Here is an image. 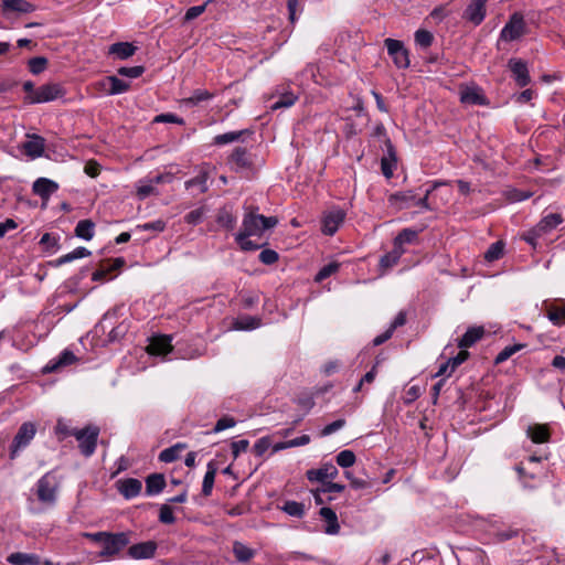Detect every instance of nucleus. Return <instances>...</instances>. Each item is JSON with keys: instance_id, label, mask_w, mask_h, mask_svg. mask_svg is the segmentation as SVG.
<instances>
[{"instance_id": "1", "label": "nucleus", "mask_w": 565, "mask_h": 565, "mask_svg": "<svg viewBox=\"0 0 565 565\" xmlns=\"http://www.w3.org/2000/svg\"><path fill=\"white\" fill-rule=\"evenodd\" d=\"M278 224L276 216H265L250 210L244 214L241 230L235 234V242L243 252H253L262 248L266 243H255L250 237H262L266 230Z\"/></svg>"}, {"instance_id": "2", "label": "nucleus", "mask_w": 565, "mask_h": 565, "mask_svg": "<svg viewBox=\"0 0 565 565\" xmlns=\"http://www.w3.org/2000/svg\"><path fill=\"white\" fill-rule=\"evenodd\" d=\"M60 488L61 478L56 475L55 470H50L35 483L36 498L42 504L54 507L57 501Z\"/></svg>"}, {"instance_id": "3", "label": "nucleus", "mask_w": 565, "mask_h": 565, "mask_svg": "<svg viewBox=\"0 0 565 565\" xmlns=\"http://www.w3.org/2000/svg\"><path fill=\"white\" fill-rule=\"evenodd\" d=\"M131 532H109L98 556L104 559L114 558L119 553L129 546L131 540Z\"/></svg>"}, {"instance_id": "4", "label": "nucleus", "mask_w": 565, "mask_h": 565, "mask_svg": "<svg viewBox=\"0 0 565 565\" xmlns=\"http://www.w3.org/2000/svg\"><path fill=\"white\" fill-rule=\"evenodd\" d=\"M36 434V426L32 422H24L18 429L9 447V459L14 460L20 456L33 440Z\"/></svg>"}, {"instance_id": "5", "label": "nucleus", "mask_w": 565, "mask_h": 565, "mask_svg": "<svg viewBox=\"0 0 565 565\" xmlns=\"http://www.w3.org/2000/svg\"><path fill=\"white\" fill-rule=\"evenodd\" d=\"M99 433L100 429L96 425H87L76 431L75 438L78 441V449L84 457H90L94 455Z\"/></svg>"}, {"instance_id": "6", "label": "nucleus", "mask_w": 565, "mask_h": 565, "mask_svg": "<svg viewBox=\"0 0 565 565\" xmlns=\"http://www.w3.org/2000/svg\"><path fill=\"white\" fill-rule=\"evenodd\" d=\"M526 33V23L521 12H514L500 32V40L512 42Z\"/></svg>"}, {"instance_id": "7", "label": "nucleus", "mask_w": 565, "mask_h": 565, "mask_svg": "<svg viewBox=\"0 0 565 565\" xmlns=\"http://www.w3.org/2000/svg\"><path fill=\"white\" fill-rule=\"evenodd\" d=\"M66 89L61 83H45L36 88V95L33 96L31 103L44 104L63 98Z\"/></svg>"}, {"instance_id": "8", "label": "nucleus", "mask_w": 565, "mask_h": 565, "mask_svg": "<svg viewBox=\"0 0 565 565\" xmlns=\"http://www.w3.org/2000/svg\"><path fill=\"white\" fill-rule=\"evenodd\" d=\"M384 44L387 49L388 55L397 68H407L409 66V53L402 41L386 39Z\"/></svg>"}, {"instance_id": "9", "label": "nucleus", "mask_w": 565, "mask_h": 565, "mask_svg": "<svg viewBox=\"0 0 565 565\" xmlns=\"http://www.w3.org/2000/svg\"><path fill=\"white\" fill-rule=\"evenodd\" d=\"M227 162L236 172L250 170L254 167L253 154L246 147H236L230 154Z\"/></svg>"}, {"instance_id": "10", "label": "nucleus", "mask_w": 565, "mask_h": 565, "mask_svg": "<svg viewBox=\"0 0 565 565\" xmlns=\"http://www.w3.org/2000/svg\"><path fill=\"white\" fill-rule=\"evenodd\" d=\"M512 78L519 87H525L531 82L527 63L522 58L512 57L508 61Z\"/></svg>"}, {"instance_id": "11", "label": "nucleus", "mask_w": 565, "mask_h": 565, "mask_svg": "<svg viewBox=\"0 0 565 565\" xmlns=\"http://www.w3.org/2000/svg\"><path fill=\"white\" fill-rule=\"evenodd\" d=\"M487 2L488 0H471L462 13V19L476 26L480 25L487 14Z\"/></svg>"}, {"instance_id": "12", "label": "nucleus", "mask_w": 565, "mask_h": 565, "mask_svg": "<svg viewBox=\"0 0 565 565\" xmlns=\"http://www.w3.org/2000/svg\"><path fill=\"white\" fill-rule=\"evenodd\" d=\"M2 14L10 19L13 14H25L35 11L36 7L26 0H2Z\"/></svg>"}, {"instance_id": "13", "label": "nucleus", "mask_w": 565, "mask_h": 565, "mask_svg": "<svg viewBox=\"0 0 565 565\" xmlns=\"http://www.w3.org/2000/svg\"><path fill=\"white\" fill-rule=\"evenodd\" d=\"M345 218V213L341 209L327 212L322 218V233L332 236L339 230Z\"/></svg>"}, {"instance_id": "14", "label": "nucleus", "mask_w": 565, "mask_h": 565, "mask_svg": "<svg viewBox=\"0 0 565 565\" xmlns=\"http://www.w3.org/2000/svg\"><path fill=\"white\" fill-rule=\"evenodd\" d=\"M157 550V542L146 541L130 545L127 550V555L134 559H149L154 557Z\"/></svg>"}, {"instance_id": "15", "label": "nucleus", "mask_w": 565, "mask_h": 565, "mask_svg": "<svg viewBox=\"0 0 565 565\" xmlns=\"http://www.w3.org/2000/svg\"><path fill=\"white\" fill-rule=\"evenodd\" d=\"M172 338L170 335L160 334L153 335L149 339V344L147 347V352L150 355H167L172 351L171 344Z\"/></svg>"}, {"instance_id": "16", "label": "nucleus", "mask_w": 565, "mask_h": 565, "mask_svg": "<svg viewBox=\"0 0 565 565\" xmlns=\"http://www.w3.org/2000/svg\"><path fill=\"white\" fill-rule=\"evenodd\" d=\"M416 193L414 190L398 191L388 195L390 206L396 210H404L414 206Z\"/></svg>"}, {"instance_id": "17", "label": "nucleus", "mask_w": 565, "mask_h": 565, "mask_svg": "<svg viewBox=\"0 0 565 565\" xmlns=\"http://www.w3.org/2000/svg\"><path fill=\"white\" fill-rule=\"evenodd\" d=\"M545 316L554 326L565 324V301H552L544 303Z\"/></svg>"}, {"instance_id": "18", "label": "nucleus", "mask_w": 565, "mask_h": 565, "mask_svg": "<svg viewBox=\"0 0 565 565\" xmlns=\"http://www.w3.org/2000/svg\"><path fill=\"white\" fill-rule=\"evenodd\" d=\"M307 479L311 482L318 481L324 486V482L334 479L338 476V469L334 465L328 463L319 469H310L306 473Z\"/></svg>"}, {"instance_id": "19", "label": "nucleus", "mask_w": 565, "mask_h": 565, "mask_svg": "<svg viewBox=\"0 0 565 565\" xmlns=\"http://www.w3.org/2000/svg\"><path fill=\"white\" fill-rule=\"evenodd\" d=\"M117 489L125 499L130 500L140 494L142 483L136 478H127L117 481Z\"/></svg>"}, {"instance_id": "20", "label": "nucleus", "mask_w": 565, "mask_h": 565, "mask_svg": "<svg viewBox=\"0 0 565 565\" xmlns=\"http://www.w3.org/2000/svg\"><path fill=\"white\" fill-rule=\"evenodd\" d=\"M58 190V184L47 178H39L33 182L32 191L42 200H49L50 196Z\"/></svg>"}, {"instance_id": "21", "label": "nucleus", "mask_w": 565, "mask_h": 565, "mask_svg": "<svg viewBox=\"0 0 565 565\" xmlns=\"http://www.w3.org/2000/svg\"><path fill=\"white\" fill-rule=\"evenodd\" d=\"M77 360L76 355L71 350H64L56 359L51 360L43 369L44 373H52L61 367L68 366Z\"/></svg>"}, {"instance_id": "22", "label": "nucleus", "mask_w": 565, "mask_h": 565, "mask_svg": "<svg viewBox=\"0 0 565 565\" xmlns=\"http://www.w3.org/2000/svg\"><path fill=\"white\" fill-rule=\"evenodd\" d=\"M24 153L32 158H40L44 153L45 139L39 135L30 136V139L23 143Z\"/></svg>"}, {"instance_id": "23", "label": "nucleus", "mask_w": 565, "mask_h": 565, "mask_svg": "<svg viewBox=\"0 0 565 565\" xmlns=\"http://www.w3.org/2000/svg\"><path fill=\"white\" fill-rule=\"evenodd\" d=\"M319 515L326 523L324 533L329 535H335L340 532V524L338 521L337 513L329 507H322L319 511Z\"/></svg>"}, {"instance_id": "24", "label": "nucleus", "mask_w": 565, "mask_h": 565, "mask_svg": "<svg viewBox=\"0 0 565 565\" xmlns=\"http://www.w3.org/2000/svg\"><path fill=\"white\" fill-rule=\"evenodd\" d=\"M486 333V330L482 326L479 327H470L467 329L465 334L458 340V347L460 349H467L475 345L478 341H480Z\"/></svg>"}, {"instance_id": "25", "label": "nucleus", "mask_w": 565, "mask_h": 565, "mask_svg": "<svg viewBox=\"0 0 565 565\" xmlns=\"http://www.w3.org/2000/svg\"><path fill=\"white\" fill-rule=\"evenodd\" d=\"M526 434L534 444L547 443L551 438L550 427L545 424L530 425Z\"/></svg>"}, {"instance_id": "26", "label": "nucleus", "mask_w": 565, "mask_h": 565, "mask_svg": "<svg viewBox=\"0 0 565 565\" xmlns=\"http://www.w3.org/2000/svg\"><path fill=\"white\" fill-rule=\"evenodd\" d=\"M138 47L130 42H116L108 49V54L115 55L118 60H127L131 57Z\"/></svg>"}, {"instance_id": "27", "label": "nucleus", "mask_w": 565, "mask_h": 565, "mask_svg": "<svg viewBox=\"0 0 565 565\" xmlns=\"http://www.w3.org/2000/svg\"><path fill=\"white\" fill-rule=\"evenodd\" d=\"M460 100L469 105H487V97L479 87H467L461 92Z\"/></svg>"}, {"instance_id": "28", "label": "nucleus", "mask_w": 565, "mask_h": 565, "mask_svg": "<svg viewBox=\"0 0 565 565\" xmlns=\"http://www.w3.org/2000/svg\"><path fill=\"white\" fill-rule=\"evenodd\" d=\"M166 488V478L162 473H151L146 478L147 495H157Z\"/></svg>"}, {"instance_id": "29", "label": "nucleus", "mask_w": 565, "mask_h": 565, "mask_svg": "<svg viewBox=\"0 0 565 565\" xmlns=\"http://www.w3.org/2000/svg\"><path fill=\"white\" fill-rule=\"evenodd\" d=\"M7 562L11 565H40L41 558L33 553L15 552L7 557Z\"/></svg>"}, {"instance_id": "30", "label": "nucleus", "mask_w": 565, "mask_h": 565, "mask_svg": "<svg viewBox=\"0 0 565 565\" xmlns=\"http://www.w3.org/2000/svg\"><path fill=\"white\" fill-rule=\"evenodd\" d=\"M90 254L92 253L89 249H87L86 247L79 246V247L75 248L73 252L65 254L54 260H51L50 265L52 267L57 268L64 264L73 262L75 259L88 257V256H90Z\"/></svg>"}, {"instance_id": "31", "label": "nucleus", "mask_w": 565, "mask_h": 565, "mask_svg": "<svg viewBox=\"0 0 565 565\" xmlns=\"http://www.w3.org/2000/svg\"><path fill=\"white\" fill-rule=\"evenodd\" d=\"M561 223L563 217L558 213H550L545 215L536 225V231H540L543 235L555 230Z\"/></svg>"}, {"instance_id": "32", "label": "nucleus", "mask_w": 565, "mask_h": 565, "mask_svg": "<svg viewBox=\"0 0 565 565\" xmlns=\"http://www.w3.org/2000/svg\"><path fill=\"white\" fill-rule=\"evenodd\" d=\"M75 236L85 241H90L95 235V223L89 220H81L74 230Z\"/></svg>"}, {"instance_id": "33", "label": "nucleus", "mask_w": 565, "mask_h": 565, "mask_svg": "<svg viewBox=\"0 0 565 565\" xmlns=\"http://www.w3.org/2000/svg\"><path fill=\"white\" fill-rule=\"evenodd\" d=\"M215 95L206 89H194L190 97L181 100L185 107H195L203 102L211 100Z\"/></svg>"}, {"instance_id": "34", "label": "nucleus", "mask_w": 565, "mask_h": 565, "mask_svg": "<svg viewBox=\"0 0 565 565\" xmlns=\"http://www.w3.org/2000/svg\"><path fill=\"white\" fill-rule=\"evenodd\" d=\"M253 132L249 129H243L238 131H228L225 134L216 135L213 138V143L216 146H223L231 142L238 141L243 136L252 135Z\"/></svg>"}, {"instance_id": "35", "label": "nucleus", "mask_w": 565, "mask_h": 565, "mask_svg": "<svg viewBox=\"0 0 565 565\" xmlns=\"http://www.w3.org/2000/svg\"><path fill=\"white\" fill-rule=\"evenodd\" d=\"M404 253L405 249H398L393 245V249L380 258V268L383 271H386L387 269L392 268L398 263Z\"/></svg>"}, {"instance_id": "36", "label": "nucleus", "mask_w": 565, "mask_h": 565, "mask_svg": "<svg viewBox=\"0 0 565 565\" xmlns=\"http://www.w3.org/2000/svg\"><path fill=\"white\" fill-rule=\"evenodd\" d=\"M233 554L237 562L246 563L255 556L256 552L244 543L235 541L233 543Z\"/></svg>"}, {"instance_id": "37", "label": "nucleus", "mask_w": 565, "mask_h": 565, "mask_svg": "<svg viewBox=\"0 0 565 565\" xmlns=\"http://www.w3.org/2000/svg\"><path fill=\"white\" fill-rule=\"evenodd\" d=\"M262 324V319L252 316L238 317L234 322L233 327L235 330L249 331L257 329Z\"/></svg>"}, {"instance_id": "38", "label": "nucleus", "mask_w": 565, "mask_h": 565, "mask_svg": "<svg viewBox=\"0 0 565 565\" xmlns=\"http://www.w3.org/2000/svg\"><path fill=\"white\" fill-rule=\"evenodd\" d=\"M418 237V232L412 228L402 230L393 241V245L398 249H404V244H412Z\"/></svg>"}, {"instance_id": "39", "label": "nucleus", "mask_w": 565, "mask_h": 565, "mask_svg": "<svg viewBox=\"0 0 565 565\" xmlns=\"http://www.w3.org/2000/svg\"><path fill=\"white\" fill-rule=\"evenodd\" d=\"M107 81L109 82L107 95H119V94H124L130 89L129 82L120 79L115 75L107 76Z\"/></svg>"}, {"instance_id": "40", "label": "nucleus", "mask_w": 565, "mask_h": 565, "mask_svg": "<svg viewBox=\"0 0 565 565\" xmlns=\"http://www.w3.org/2000/svg\"><path fill=\"white\" fill-rule=\"evenodd\" d=\"M216 223L225 230L232 231L236 225V217L231 210L222 207L217 212Z\"/></svg>"}, {"instance_id": "41", "label": "nucleus", "mask_w": 565, "mask_h": 565, "mask_svg": "<svg viewBox=\"0 0 565 565\" xmlns=\"http://www.w3.org/2000/svg\"><path fill=\"white\" fill-rule=\"evenodd\" d=\"M185 448L186 445L181 443L175 444L169 448H166L159 454V460L167 463L173 462L180 457L181 450Z\"/></svg>"}, {"instance_id": "42", "label": "nucleus", "mask_w": 565, "mask_h": 565, "mask_svg": "<svg viewBox=\"0 0 565 565\" xmlns=\"http://www.w3.org/2000/svg\"><path fill=\"white\" fill-rule=\"evenodd\" d=\"M216 476V468L213 462H209L207 470L204 475L202 482V494L209 497L212 493L214 480Z\"/></svg>"}, {"instance_id": "43", "label": "nucleus", "mask_w": 565, "mask_h": 565, "mask_svg": "<svg viewBox=\"0 0 565 565\" xmlns=\"http://www.w3.org/2000/svg\"><path fill=\"white\" fill-rule=\"evenodd\" d=\"M281 510L290 516L301 519L306 513V505L302 502L288 500L284 503Z\"/></svg>"}, {"instance_id": "44", "label": "nucleus", "mask_w": 565, "mask_h": 565, "mask_svg": "<svg viewBox=\"0 0 565 565\" xmlns=\"http://www.w3.org/2000/svg\"><path fill=\"white\" fill-rule=\"evenodd\" d=\"M207 178V173L202 171L196 177L185 181V188L189 190L196 186L199 188L200 193H205L209 189Z\"/></svg>"}, {"instance_id": "45", "label": "nucleus", "mask_w": 565, "mask_h": 565, "mask_svg": "<svg viewBox=\"0 0 565 565\" xmlns=\"http://www.w3.org/2000/svg\"><path fill=\"white\" fill-rule=\"evenodd\" d=\"M415 43L416 45L427 49L434 42V35L430 31L425 29H419L415 32Z\"/></svg>"}, {"instance_id": "46", "label": "nucleus", "mask_w": 565, "mask_h": 565, "mask_svg": "<svg viewBox=\"0 0 565 565\" xmlns=\"http://www.w3.org/2000/svg\"><path fill=\"white\" fill-rule=\"evenodd\" d=\"M340 268V264L338 262H331L324 265L315 276L316 282H322L324 279L335 274Z\"/></svg>"}, {"instance_id": "47", "label": "nucleus", "mask_w": 565, "mask_h": 565, "mask_svg": "<svg viewBox=\"0 0 565 565\" xmlns=\"http://www.w3.org/2000/svg\"><path fill=\"white\" fill-rule=\"evenodd\" d=\"M525 347V344L518 343L514 345H508L502 351L499 352V354L494 359L495 364L503 363L508 359H510L514 353L519 352Z\"/></svg>"}, {"instance_id": "48", "label": "nucleus", "mask_w": 565, "mask_h": 565, "mask_svg": "<svg viewBox=\"0 0 565 565\" xmlns=\"http://www.w3.org/2000/svg\"><path fill=\"white\" fill-rule=\"evenodd\" d=\"M503 249H504V244L501 241H498L490 245V247L488 248V250L484 254V258L488 262L498 260L503 256Z\"/></svg>"}, {"instance_id": "49", "label": "nucleus", "mask_w": 565, "mask_h": 565, "mask_svg": "<svg viewBox=\"0 0 565 565\" xmlns=\"http://www.w3.org/2000/svg\"><path fill=\"white\" fill-rule=\"evenodd\" d=\"M29 71L34 74L39 75L42 72L45 71L47 66V58L44 56H35L29 60L28 62Z\"/></svg>"}, {"instance_id": "50", "label": "nucleus", "mask_w": 565, "mask_h": 565, "mask_svg": "<svg viewBox=\"0 0 565 565\" xmlns=\"http://www.w3.org/2000/svg\"><path fill=\"white\" fill-rule=\"evenodd\" d=\"M335 460L340 467L349 468L355 463L356 457L352 450H342L337 455Z\"/></svg>"}, {"instance_id": "51", "label": "nucleus", "mask_w": 565, "mask_h": 565, "mask_svg": "<svg viewBox=\"0 0 565 565\" xmlns=\"http://www.w3.org/2000/svg\"><path fill=\"white\" fill-rule=\"evenodd\" d=\"M146 68L142 65L131 67L121 66L117 70V74L124 77L138 78L145 73Z\"/></svg>"}, {"instance_id": "52", "label": "nucleus", "mask_w": 565, "mask_h": 565, "mask_svg": "<svg viewBox=\"0 0 565 565\" xmlns=\"http://www.w3.org/2000/svg\"><path fill=\"white\" fill-rule=\"evenodd\" d=\"M297 100V96L294 93H285L271 105V109L287 108L292 106Z\"/></svg>"}, {"instance_id": "53", "label": "nucleus", "mask_w": 565, "mask_h": 565, "mask_svg": "<svg viewBox=\"0 0 565 565\" xmlns=\"http://www.w3.org/2000/svg\"><path fill=\"white\" fill-rule=\"evenodd\" d=\"M505 194L507 199L512 203L522 202L532 196V192L520 189H510L505 192Z\"/></svg>"}, {"instance_id": "54", "label": "nucleus", "mask_w": 565, "mask_h": 565, "mask_svg": "<svg viewBox=\"0 0 565 565\" xmlns=\"http://www.w3.org/2000/svg\"><path fill=\"white\" fill-rule=\"evenodd\" d=\"M159 522L162 524H173L175 516L170 504H162L159 510Z\"/></svg>"}, {"instance_id": "55", "label": "nucleus", "mask_w": 565, "mask_h": 565, "mask_svg": "<svg viewBox=\"0 0 565 565\" xmlns=\"http://www.w3.org/2000/svg\"><path fill=\"white\" fill-rule=\"evenodd\" d=\"M167 226V223L163 220H156L153 222H148L143 224H139L136 226L138 231H153L157 233L163 232Z\"/></svg>"}, {"instance_id": "56", "label": "nucleus", "mask_w": 565, "mask_h": 565, "mask_svg": "<svg viewBox=\"0 0 565 565\" xmlns=\"http://www.w3.org/2000/svg\"><path fill=\"white\" fill-rule=\"evenodd\" d=\"M439 182H435L429 189H427L423 195V198L415 199L414 206L422 207L424 210H430V205L428 203L429 195L439 186Z\"/></svg>"}, {"instance_id": "57", "label": "nucleus", "mask_w": 565, "mask_h": 565, "mask_svg": "<svg viewBox=\"0 0 565 565\" xmlns=\"http://www.w3.org/2000/svg\"><path fill=\"white\" fill-rule=\"evenodd\" d=\"M205 214V209L198 207L195 210L190 211L185 216L184 221L190 225H198L203 221Z\"/></svg>"}, {"instance_id": "58", "label": "nucleus", "mask_w": 565, "mask_h": 565, "mask_svg": "<svg viewBox=\"0 0 565 565\" xmlns=\"http://www.w3.org/2000/svg\"><path fill=\"white\" fill-rule=\"evenodd\" d=\"M296 403L307 412L315 406V394L313 393H301L297 396Z\"/></svg>"}, {"instance_id": "59", "label": "nucleus", "mask_w": 565, "mask_h": 565, "mask_svg": "<svg viewBox=\"0 0 565 565\" xmlns=\"http://www.w3.org/2000/svg\"><path fill=\"white\" fill-rule=\"evenodd\" d=\"M55 431L60 436L61 439H64L65 437H68V436H74L75 437V434H76V431H78V429L77 428H71L67 425V423H65L64 420L60 419V420H57V424L55 426Z\"/></svg>"}, {"instance_id": "60", "label": "nucleus", "mask_w": 565, "mask_h": 565, "mask_svg": "<svg viewBox=\"0 0 565 565\" xmlns=\"http://www.w3.org/2000/svg\"><path fill=\"white\" fill-rule=\"evenodd\" d=\"M270 446V438L268 436L262 437L253 446V452L255 454V456L262 457Z\"/></svg>"}, {"instance_id": "61", "label": "nucleus", "mask_w": 565, "mask_h": 565, "mask_svg": "<svg viewBox=\"0 0 565 565\" xmlns=\"http://www.w3.org/2000/svg\"><path fill=\"white\" fill-rule=\"evenodd\" d=\"M258 259L265 265H273L278 262L279 255L276 250L267 248L259 253Z\"/></svg>"}, {"instance_id": "62", "label": "nucleus", "mask_w": 565, "mask_h": 565, "mask_svg": "<svg viewBox=\"0 0 565 565\" xmlns=\"http://www.w3.org/2000/svg\"><path fill=\"white\" fill-rule=\"evenodd\" d=\"M212 1L213 0H207L201 6L190 7L184 14V21H192L200 17L205 11L206 6Z\"/></svg>"}, {"instance_id": "63", "label": "nucleus", "mask_w": 565, "mask_h": 565, "mask_svg": "<svg viewBox=\"0 0 565 565\" xmlns=\"http://www.w3.org/2000/svg\"><path fill=\"white\" fill-rule=\"evenodd\" d=\"M396 164H397V161H393V160L388 159L387 157H383L381 159V170H382L383 175L386 179H391L393 177L394 169L396 168Z\"/></svg>"}, {"instance_id": "64", "label": "nucleus", "mask_w": 565, "mask_h": 565, "mask_svg": "<svg viewBox=\"0 0 565 565\" xmlns=\"http://www.w3.org/2000/svg\"><path fill=\"white\" fill-rule=\"evenodd\" d=\"M520 534V531L518 529L508 527L505 530H500L495 532L494 536L498 542H504L509 541L511 539L518 537Z\"/></svg>"}]
</instances>
